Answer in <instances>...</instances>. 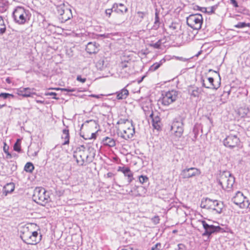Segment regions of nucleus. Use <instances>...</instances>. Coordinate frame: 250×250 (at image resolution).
<instances>
[{"label": "nucleus", "mask_w": 250, "mask_h": 250, "mask_svg": "<svg viewBox=\"0 0 250 250\" xmlns=\"http://www.w3.org/2000/svg\"><path fill=\"white\" fill-rule=\"evenodd\" d=\"M217 181L222 189L230 191L232 190L235 178L229 171H220L217 176Z\"/></svg>", "instance_id": "nucleus-1"}, {"label": "nucleus", "mask_w": 250, "mask_h": 250, "mask_svg": "<svg viewBox=\"0 0 250 250\" xmlns=\"http://www.w3.org/2000/svg\"><path fill=\"white\" fill-rule=\"evenodd\" d=\"M29 11L22 6H17L12 13L14 21L19 24H24L29 19Z\"/></svg>", "instance_id": "nucleus-2"}, {"label": "nucleus", "mask_w": 250, "mask_h": 250, "mask_svg": "<svg viewBox=\"0 0 250 250\" xmlns=\"http://www.w3.org/2000/svg\"><path fill=\"white\" fill-rule=\"evenodd\" d=\"M32 198L35 202L42 206L50 201L49 192L42 187H36L35 188Z\"/></svg>", "instance_id": "nucleus-3"}, {"label": "nucleus", "mask_w": 250, "mask_h": 250, "mask_svg": "<svg viewBox=\"0 0 250 250\" xmlns=\"http://www.w3.org/2000/svg\"><path fill=\"white\" fill-rule=\"evenodd\" d=\"M180 95V92L175 90L165 92L162 93V104L164 105H169L175 102Z\"/></svg>", "instance_id": "nucleus-4"}, {"label": "nucleus", "mask_w": 250, "mask_h": 250, "mask_svg": "<svg viewBox=\"0 0 250 250\" xmlns=\"http://www.w3.org/2000/svg\"><path fill=\"white\" fill-rule=\"evenodd\" d=\"M85 146L84 145L81 146L80 147L77 148L76 150L74 152L73 157L79 164L81 162V165L83 166L85 161L87 160L88 155L85 152Z\"/></svg>", "instance_id": "nucleus-5"}, {"label": "nucleus", "mask_w": 250, "mask_h": 250, "mask_svg": "<svg viewBox=\"0 0 250 250\" xmlns=\"http://www.w3.org/2000/svg\"><path fill=\"white\" fill-rule=\"evenodd\" d=\"M225 230L224 229L220 226H214L212 225H208L204 221V237L207 236V239L204 240V241H209L211 235L213 233L218 232H223Z\"/></svg>", "instance_id": "nucleus-6"}, {"label": "nucleus", "mask_w": 250, "mask_h": 250, "mask_svg": "<svg viewBox=\"0 0 250 250\" xmlns=\"http://www.w3.org/2000/svg\"><path fill=\"white\" fill-rule=\"evenodd\" d=\"M223 144L226 147L232 149L239 147L240 140L236 135L229 134L224 139Z\"/></svg>", "instance_id": "nucleus-7"}, {"label": "nucleus", "mask_w": 250, "mask_h": 250, "mask_svg": "<svg viewBox=\"0 0 250 250\" xmlns=\"http://www.w3.org/2000/svg\"><path fill=\"white\" fill-rule=\"evenodd\" d=\"M171 130L173 132L177 137H180L183 132V124L182 120L178 121L177 119L174 120L171 126Z\"/></svg>", "instance_id": "nucleus-8"}, {"label": "nucleus", "mask_w": 250, "mask_h": 250, "mask_svg": "<svg viewBox=\"0 0 250 250\" xmlns=\"http://www.w3.org/2000/svg\"><path fill=\"white\" fill-rule=\"evenodd\" d=\"M247 198L244 196L240 191H237L235 195L232 198L231 201L236 205L239 206L241 208H246V203Z\"/></svg>", "instance_id": "nucleus-9"}, {"label": "nucleus", "mask_w": 250, "mask_h": 250, "mask_svg": "<svg viewBox=\"0 0 250 250\" xmlns=\"http://www.w3.org/2000/svg\"><path fill=\"white\" fill-rule=\"evenodd\" d=\"M159 114V113H154L153 111H151V113L149 115V117L152 121V125L153 128L157 130L161 129L162 125Z\"/></svg>", "instance_id": "nucleus-10"}, {"label": "nucleus", "mask_w": 250, "mask_h": 250, "mask_svg": "<svg viewBox=\"0 0 250 250\" xmlns=\"http://www.w3.org/2000/svg\"><path fill=\"white\" fill-rule=\"evenodd\" d=\"M34 88L30 87H20L17 89V93L18 95L21 96L24 98L33 97V95H37V93L34 91Z\"/></svg>", "instance_id": "nucleus-11"}, {"label": "nucleus", "mask_w": 250, "mask_h": 250, "mask_svg": "<svg viewBox=\"0 0 250 250\" xmlns=\"http://www.w3.org/2000/svg\"><path fill=\"white\" fill-rule=\"evenodd\" d=\"M200 172L199 169L195 167L187 168L183 169L181 173L183 178H189L199 175Z\"/></svg>", "instance_id": "nucleus-12"}, {"label": "nucleus", "mask_w": 250, "mask_h": 250, "mask_svg": "<svg viewBox=\"0 0 250 250\" xmlns=\"http://www.w3.org/2000/svg\"><path fill=\"white\" fill-rule=\"evenodd\" d=\"M42 238V235L39 234V233L37 231H34L30 232V235L29 236V239H30V242H27L26 244L28 245H36L37 243H39Z\"/></svg>", "instance_id": "nucleus-13"}, {"label": "nucleus", "mask_w": 250, "mask_h": 250, "mask_svg": "<svg viewBox=\"0 0 250 250\" xmlns=\"http://www.w3.org/2000/svg\"><path fill=\"white\" fill-rule=\"evenodd\" d=\"M114 12L120 14L124 15L128 12V8L123 3H114L112 5Z\"/></svg>", "instance_id": "nucleus-14"}, {"label": "nucleus", "mask_w": 250, "mask_h": 250, "mask_svg": "<svg viewBox=\"0 0 250 250\" xmlns=\"http://www.w3.org/2000/svg\"><path fill=\"white\" fill-rule=\"evenodd\" d=\"M100 45L95 42H89L86 46L85 50L89 54L97 53L99 50Z\"/></svg>", "instance_id": "nucleus-15"}, {"label": "nucleus", "mask_w": 250, "mask_h": 250, "mask_svg": "<svg viewBox=\"0 0 250 250\" xmlns=\"http://www.w3.org/2000/svg\"><path fill=\"white\" fill-rule=\"evenodd\" d=\"M119 171H122L125 176L127 177V181L128 184H130L134 179L133 172L130 170L128 167H119Z\"/></svg>", "instance_id": "nucleus-16"}, {"label": "nucleus", "mask_w": 250, "mask_h": 250, "mask_svg": "<svg viewBox=\"0 0 250 250\" xmlns=\"http://www.w3.org/2000/svg\"><path fill=\"white\" fill-rule=\"evenodd\" d=\"M54 5L56 6L57 12L59 15H63L65 11L68 13L71 14V10L68 8H65V4L63 1H58L57 3H55Z\"/></svg>", "instance_id": "nucleus-17"}, {"label": "nucleus", "mask_w": 250, "mask_h": 250, "mask_svg": "<svg viewBox=\"0 0 250 250\" xmlns=\"http://www.w3.org/2000/svg\"><path fill=\"white\" fill-rule=\"evenodd\" d=\"M124 134L121 137L125 139L131 138L133 137L135 133V128L132 125V121H131V126H128L126 129L123 130Z\"/></svg>", "instance_id": "nucleus-18"}, {"label": "nucleus", "mask_w": 250, "mask_h": 250, "mask_svg": "<svg viewBox=\"0 0 250 250\" xmlns=\"http://www.w3.org/2000/svg\"><path fill=\"white\" fill-rule=\"evenodd\" d=\"M188 91L191 96L199 97L201 94V89L195 86L190 85L188 87Z\"/></svg>", "instance_id": "nucleus-19"}, {"label": "nucleus", "mask_w": 250, "mask_h": 250, "mask_svg": "<svg viewBox=\"0 0 250 250\" xmlns=\"http://www.w3.org/2000/svg\"><path fill=\"white\" fill-rule=\"evenodd\" d=\"M115 94L116 95V99L117 100H124L129 95V91L126 88L124 87L121 90L116 92Z\"/></svg>", "instance_id": "nucleus-20"}, {"label": "nucleus", "mask_w": 250, "mask_h": 250, "mask_svg": "<svg viewBox=\"0 0 250 250\" xmlns=\"http://www.w3.org/2000/svg\"><path fill=\"white\" fill-rule=\"evenodd\" d=\"M104 146H108L109 147H113L116 145L115 140L111 138L106 137L103 139L102 141Z\"/></svg>", "instance_id": "nucleus-21"}, {"label": "nucleus", "mask_w": 250, "mask_h": 250, "mask_svg": "<svg viewBox=\"0 0 250 250\" xmlns=\"http://www.w3.org/2000/svg\"><path fill=\"white\" fill-rule=\"evenodd\" d=\"M15 189V184L13 183H9L6 184L3 188V192L5 195L12 192Z\"/></svg>", "instance_id": "nucleus-22"}, {"label": "nucleus", "mask_w": 250, "mask_h": 250, "mask_svg": "<svg viewBox=\"0 0 250 250\" xmlns=\"http://www.w3.org/2000/svg\"><path fill=\"white\" fill-rule=\"evenodd\" d=\"M224 207V206L222 202L216 200L214 207H213L211 209L215 211L216 213L220 214L222 212Z\"/></svg>", "instance_id": "nucleus-23"}, {"label": "nucleus", "mask_w": 250, "mask_h": 250, "mask_svg": "<svg viewBox=\"0 0 250 250\" xmlns=\"http://www.w3.org/2000/svg\"><path fill=\"white\" fill-rule=\"evenodd\" d=\"M62 138L64 139V142L62 143V145H68L69 143V130L67 129V127L62 130Z\"/></svg>", "instance_id": "nucleus-24"}, {"label": "nucleus", "mask_w": 250, "mask_h": 250, "mask_svg": "<svg viewBox=\"0 0 250 250\" xmlns=\"http://www.w3.org/2000/svg\"><path fill=\"white\" fill-rule=\"evenodd\" d=\"M215 201L216 200H212L210 199L206 198L204 199V208L211 209L213 207H214Z\"/></svg>", "instance_id": "nucleus-25"}, {"label": "nucleus", "mask_w": 250, "mask_h": 250, "mask_svg": "<svg viewBox=\"0 0 250 250\" xmlns=\"http://www.w3.org/2000/svg\"><path fill=\"white\" fill-rule=\"evenodd\" d=\"M137 189L136 196H144L146 192L147 189L144 186H135V187Z\"/></svg>", "instance_id": "nucleus-26"}, {"label": "nucleus", "mask_w": 250, "mask_h": 250, "mask_svg": "<svg viewBox=\"0 0 250 250\" xmlns=\"http://www.w3.org/2000/svg\"><path fill=\"white\" fill-rule=\"evenodd\" d=\"M106 65L107 63L103 58H101L96 63V66L97 68L100 70H103L105 67H106Z\"/></svg>", "instance_id": "nucleus-27"}, {"label": "nucleus", "mask_w": 250, "mask_h": 250, "mask_svg": "<svg viewBox=\"0 0 250 250\" xmlns=\"http://www.w3.org/2000/svg\"><path fill=\"white\" fill-rule=\"evenodd\" d=\"M30 232L31 231L27 229L22 232V234H21L20 237L24 243L26 244L27 242L30 241V239H29Z\"/></svg>", "instance_id": "nucleus-28"}, {"label": "nucleus", "mask_w": 250, "mask_h": 250, "mask_svg": "<svg viewBox=\"0 0 250 250\" xmlns=\"http://www.w3.org/2000/svg\"><path fill=\"white\" fill-rule=\"evenodd\" d=\"M155 21H154V25L153 26L154 29H158L160 26V18H159V12L158 11V9L156 8L155 10Z\"/></svg>", "instance_id": "nucleus-29"}, {"label": "nucleus", "mask_w": 250, "mask_h": 250, "mask_svg": "<svg viewBox=\"0 0 250 250\" xmlns=\"http://www.w3.org/2000/svg\"><path fill=\"white\" fill-rule=\"evenodd\" d=\"M9 2L7 0H0V12L3 13L8 8Z\"/></svg>", "instance_id": "nucleus-30"}, {"label": "nucleus", "mask_w": 250, "mask_h": 250, "mask_svg": "<svg viewBox=\"0 0 250 250\" xmlns=\"http://www.w3.org/2000/svg\"><path fill=\"white\" fill-rule=\"evenodd\" d=\"M165 60L164 59H162L159 62H155L153 64H152L149 68V70L150 71H155L157 70L161 65L165 62Z\"/></svg>", "instance_id": "nucleus-31"}, {"label": "nucleus", "mask_w": 250, "mask_h": 250, "mask_svg": "<svg viewBox=\"0 0 250 250\" xmlns=\"http://www.w3.org/2000/svg\"><path fill=\"white\" fill-rule=\"evenodd\" d=\"M6 31V25L2 17L0 16V36L3 35Z\"/></svg>", "instance_id": "nucleus-32"}, {"label": "nucleus", "mask_w": 250, "mask_h": 250, "mask_svg": "<svg viewBox=\"0 0 250 250\" xmlns=\"http://www.w3.org/2000/svg\"><path fill=\"white\" fill-rule=\"evenodd\" d=\"M249 112V109L248 107H241L238 109V114L241 117L244 118L247 116Z\"/></svg>", "instance_id": "nucleus-33"}, {"label": "nucleus", "mask_w": 250, "mask_h": 250, "mask_svg": "<svg viewBox=\"0 0 250 250\" xmlns=\"http://www.w3.org/2000/svg\"><path fill=\"white\" fill-rule=\"evenodd\" d=\"M34 169V166L31 162H27L24 167V170L27 172L32 173Z\"/></svg>", "instance_id": "nucleus-34"}, {"label": "nucleus", "mask_w": 250, "mask_h": 250, "mask_svg": "<svg viewBox=\"0 0 250 250\" xmlns=\"http://www.w3.org/2000/svg\"><path fill=\"white\" fill-rule=\"evenodd\" d=\"M200 16V18L196 17V15L191 16L190 17V20H191L194 23H197L198 22H203V18L201 14H198Z\"/></svg>", "instance_id": "nucleus-35"}, {"label": "nucleus", "mask_w": 250, "mask_h": 250, "mask_svg": "<svg viewBox=\"0 0 250 250\" xmlns=\"http://www.w3.org/2000/svg\"><path fill=\"white\" fill-rule=\"evenodd\" d=\"M21 140L20 139H17L16 142L14 145L13 146V149L15 151L20 152H21Z\"/></svg>", "instance_id": "nucleus-36"}, {"label": "nucleus", "mask_w": 250, "mask_h": 250, "mask_svg": "<svg viewBox=\"0 0 250 250\" xmlns=\"http://www.w3.org/2000/svg\"><path fill=\"white\" fill-rule=\"evenodd\" d=\"M217 5H215L209 7H204V13L211 14L214 13V11L216 9Z\"/></svg>", "instance_id": "nucleus-37"}, {"label": "nucleus", "mask_w": 250, "mask_h": 250, "mask_svg": "<svg viewBox=\"0 0 250 250\" xmlns=\"http://www.w3.org/2000/svg\"><path fill=\"white\" fill-rule=\"evenodd\" d=\"M208 82L210 83L209 86H206V84L204 83V87L208 88H212L214 89H217V87H216L213 84L214 79L212 77L208 78Z\"/></svg>", "instance_id": "nucleus-38"}, {"label": "nucleus", "mask_w": 250, "mask_h": 250, "mask_svg": "<svg viewBox=\"0 0 250 250\" xmlns=\"http://www.w3.org/2000/svg\"><path fill=\"white\" fill-rule=\"evenodd\" d=\"M246 26L250 27V23H246L244 22H239L237 24L234 25V27L237 28H242Z\"/></svg>", "instance_id": "nucleus-39"}, {"label": "nucleus", "mask_w": 250, "mask_h": 250, "mask_svg": "<svg viewBox=\"0 0 250 250\" xmlns=\"http://www.w3.org/2000/svg\"><path fill=\"white\" fill-rule=\"evenodd\" d=\"M70 15L72 16L71 14H70L66 11L65 12L64 14H63V15H60V16H61L60 18L62 19V21H66L69 19H70Z\"/></svg>", "instance_id": "nucleus-40"}, {"label": "nucleus", "mask_w": 250, "mask_h": 250, "mask_svg": "<svg viewBox=\"0 0 250 250\" xmlns=\"http://www.w3.org/2000/svg\"><path fill=\"white\" fill-rule=\"evenodd\" d=\"M162 40H159L156 42L155 43H151L150 44V46L151 47H153V48L155 49H159L161 48V46L162 45Z\"/></svg>", "instance_id": "nucleus-41"}, {"label": "nucleus", "mask_w": 250, "mask_h": 250, "mask_svg": "<svg viewBox=\"0 0 250 250\" xmlns=\"http://www.w3.org/2000/svg\"><path fill=\"white\" fill-rule=\"evenodd\" d=\"M57 90H61L62 91H66L67 92H75L77 91V89L76 88H71V87H68V88H56Z\"/></svg>", "instance_id": "nucleus-42"}, {"label": "nucleus", "mask_w": 250, "mask_h": 250, "mask_svg": "<svg viewBox=\"0 0 250 250\" xmlns=\"http://www.w3.org/2000/svg\"><path fill=\"white\" fill-rule=\"evenodd\" d=\"M140 183L143 184L144 183H148V178L146 176L141 175L139 177Z\"/></svg>", "instance_id": "nucleus-43"}, {"label": "nucleus", "mask_w": 250, "mask_h": 250, "mask_svg": "<svg viewBox=\"0 0 250 250\" xmlns=\"http://www.w3.org/2000/svg\"><path fill=\"white\" fill-rule=\"evenodd\" d=\"M0 97L4 99H7L10 98H14V95L7 93H0Z\"/></svg>", "instance_id": "nucleus-44"}, {"label": "nucleus", "mask_w": 250, "mask_h": 250, "mask_svg": "<svg viewBox=\"0 0 250 250\" xmlns=\"http://www.w3.org/2000/svg\"><path fill=\"white\" fill-rule=\"evenodd\" d=\"M97 132L92 133L89 136V137H84V135H82V134H80V136L81 137L83 138L84 140L87 139H95L97 137Z\"/></svg>", "instance_id": "nucleus-45"}, {"label": "nucleus", "mask_w": 250, "mask_h": 250, "mask_svg": "<svg viewBox=\"0 0 250 250\" xmlns=\"http://www.w3.org/2000/svg\"><path fill=\"white\" fill-rule=\"evenodd\" d=\"M203 22H198L197 23H193L191 25V27L194 30L201 29Z\"/></svg>", "instance_id": "nucleus-46"}, {"label": "nucleus", "mask_w": 250, "mask_h": 250, "mask_svg": "<svg viewBox=\"0 0 250 250\" xmlns=\"http://www.w3.org/2000/svg\"><path fill=\"white\" fill-rule=\"evenodd\" d=\"M129 62L125 61L124 62H122L120 64V67L123 69V70H124L125 69L129 68V66L128 64L129 63Z\"/></svg>", "instance_id": "nucleus-47"}, {"label": "nucleus", "mask_w": 250, "mask_h": 250, "mask_svg": "<svg viewBox=\"0 0 250 250\" xmlns=\"http://www.w3.org/2000/svg\"><path fill=\"white\" fill-rule=\"evenodd\" d=\"M230 91H229L227 92H224L223 94L222 95V97L225 96L226 99H223L222 98H221V101L223 103H225L227 102V99H228L229 95L230 94Z\"/></svg>", "instance_id": "nucleus-48"}, {"label": "nucleus", "mask_w": 250, "mask_h": 250, "mask_svg": "<svg viewBox=\"0 0 250 250\" xmlns=\"http://www.w3.org/2000/svg\"><path fill=\"white\" fill-rule=\"evenodd\" d=\"M137 14L138 17L142 20L144 19L145 16L147 15V12L138 11Z\"/></svg>", "instance_id": "nucleus-49"}, {"label": "nucleus", "mask_w": 250, "mask_h": 250, "mask_svg": "<svg viewBox=\"0 0 250 250\" xmlns=\"http://www.w3.org/2000/svg\"><path fill=\"white\" fill-rule=\"evenodd\" d=\"M129 70V68H127L123 70V69H121V73L124 74L123 77H127L130 75V72L128 71Z\"/></svg>", "instance_id": "nucleus-50"}, {"label": "nucleus", "mask_w": 250, "mask_h": 250, "mask_svg": "<svg viewBox=\"0 0 250 250\" xmlns=\"http://www.w3.org/2000/svg\"><path fill=\"white\" fill-rule=\"evenodd\" d=\"M57 95V94L56 93L53 92H46L45 93V95H46V96H53V99L58 100L59 98L56 97V96Z\"/></svg>", "instance_id": "nucleus-51"}, {"label": "nucleus", "mask_w": 250, "mask_h": 250, "mask_svg": "<svg viewBox=\"0 0 250 250\" xmlns=\"http://www.w3.org/2000/svg\"><path fill=\"white\" fill-rule=\"evenodd\" d=\"M161 248V244L157 243L154 246H153L150 250H160Z\"/></svg>", "instance_id": "nucleus-52"}, {"label": "nucleus", "mask_w": 250, "mask_h": 250, "mask_svg": "<svg viewBox=\"0 0 250 250\" xmlns=\"http://www.w3.org/2000/svg\"><path fill=\"white\" fill-rule=\"evenodd\" d=\"M112 12H114L113 11V8L112 7L110 9H106L105 11L106 15L108 17H110Z\"/></svg>", "instance_id": "nucleus-53"}, {"label": "nucleus", "mask_w": 250, "mask_h": 250, "mask_svg": "<svg viewBox=\"0 0 250 250\" xmlns=\"http://www.w3.org/2000/svg\"><path fill=\"white\" fill-rule=\"evenodd\" d=\"M151 220L155 224H158L159 223L160 219L158 216H155L151 219Z\"/></svg>", "instance_id": "nucleus-54"}, {"label": "nucleus", "mask_w": 250, "mask_h": 250, "mask_svg": "<svg viewBox=\"0 0 250 250\" xmlns=\"http://www.w3.org/2000/svg\"><path fill=\"white\" fill-rule=\"evenodd\" d=\"M86 80L85 78H82L81 75H78L77 77V80L82 83H84L86 81Z\"/></svg>", "instance_id": "nucleus-55"}, {"label": "nucleus", "mask_w": 250, "mask_h": 250, "mask_svg": "<svg viewBox=\"0 0 250 250\" xmlns=\"http://www.w3.org/2000/svg\"><path fill=\"white\" fill-rule=\"evenodd\" d=\"M126 123H130V121L128 119H121L118 122V124H126Z\"/></svg>", "instance_id": "nucleus-56"}, {"label": "nucleus", "mask_w": 250, "mask_h": 250, "mask_svg": "<svg viewBox=\"0 0 250 250\" xmlns=\"http://www.w3.org/2000/svg\"><path fill=\"white\" fill-rule=\"evenodd\" d=\"M9 166L11 168V170L12 172H14L17 169V165L14 163H12L9 165Z\"/></svg>", "instance_id": "nucleus-57"}, {"label": "nucleus", "mask_w": 250, "mask_h": 250, "mask_svg": "<svg viewBox=\"0 0 250 250\" xmlns=\"http://www.w3.org/2000/svg\"><path fill=\"white\" fill-rule=\"evenodd\" d=\"M8 148L9 147L8 146H5L4 147H3V150L4 151V152L5 153H6L7 154V155H9L10 156V157L11 158L12 157L11 155L9 153V152L8 151Z\"/></svg>", "instance_id": "nucleus-58"}, {"label": "nucleus", "mask_w": 250, "mask_h": 250, "mask_svg": "<svg viewBox=\"0 0 250 250\" xmlns=\"http://www.w3.org/2000/svg\"><path fill=\"white\" fill-rule=\"evenodd\" d=\"M230 0L231 2V3L234 6V7H238L237 2L236 1V0Z\"/></svg>", "instance_id": "nucleus-59"}, {"label": "nucleus", "mask_w": 250, "mask_h": 250, "mask_svg": "<svg viewBox=\"0 0 250 250\" xmlns=\"http://www.w3.org/2000/svg\"><path fill=\"white\" fill-rule=\"evenodd\" d=\"M245 206L246 208H247L250 211V201H249L248 199L246 200Z\"/></svg>", "instance_id": "nucleus-60"}, {"label": "nucleus", "mask_w": 250, "mask_h": 250, "mask_svg": "<svg viewBox=\"0 0 250 250\" xmlns=\"http://www.w3.org/2000/svg\"><path fill=\"white\" fill-rule=\"evenodd\" d=\"M90 96L91 97L96 98L97 99H99V98H101L102 96H103V95L102 94H100V95L91 94L90 95Z\"/></svg>", "instance_id": "nucleus-61"}, {"label": "nucleus", "mask_w": 250, "mask_h": 250, "mask_svg": "<svg viewBox=\"0 0 250 250\" xmlns=\"http://www.w3.org/2000/svg\"><path fill=\"white\" fill-rule=\"evenodd\" d=\"M169 28L172 29V30H175L177 28L176 25L175 24L172 23L170 26Z\"/></svg>", "instance_id": "nucleus-62"}, {"label": "nucleus", "mask_w": 250, "mask_h": 250, "mask_svg": "<svg viewBox=\"0 0 250 250\" xmlns=\"http://www.w3.org/2000/svg\"><path fill=\"white\" fill-rule=\"evenodd\" d=\"M203 7H200L198 5H195L194 6V9L196 10H200V11H202V9H203Z\"/></svg>", "instance_id": "nucleus-63"}, {"label": "nucleus", "mask_w": 250, "mask_h": 250, "mask_svg": "<svg viewBox=\"0 0 250 250\" xmlns=\"http://www.w3.org/2000/svg\"><path fill=\"white\" fill-rule=\"evenodd\" d=\"M114 176V174L111 172H109L107 173V177L111 178Z\"/></svg>", "instance_id": "nucleus-64"}]
</instances>
